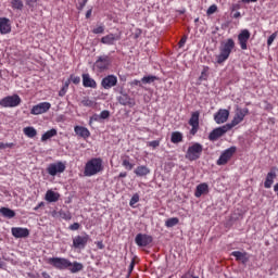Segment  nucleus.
<instances>
[{
	"instance_id": "obj_56",
	"label": "nucleus",
	"mask_w": 278,
	"mask_h": 278,
	"mask_svg": "<svg viewBox=\"0 0 278 278\" xmlns=\"http://www.w3.org/2000/svg\"><path fill=\"white\" fill-rule=\"evenodd\" d=\"M118 177H119L121 179H124L125 177H127V172H122V173H119Z\"/></svg>"
},
{
	"instance_id": "obj_3",
	"label": "nucleus",
	"mask_w": 278,
	"mask_h": 278,
	"mask_svg": "<svg viewBox=\"0 0 278 278\" xmlns=\"http://www.w3.org/2000/svg\"><path fill=\"white\" fill-rule=\"evenodd\" d=\"M203 154V144L195 142L190 146L185 154L186 160L189 162H197Z\"/></svg>"
},
{
	"instance_id": "obj_18",
	"label": "nucleus",
	"mask_w": 278,
	"mask_h": 278,
	"mask_svg": "<svg viewBox=\"0 0 278 278\" xmlns=\"http://www.w3.org/2000/svg\"><path fill=\"white\" fill-rule=\"evenodd\" d=\"M117 101L121 105H128V108H134V105H136V101L127 93H122L117 97Z\"/></svg>"
},
{
	"instance_id": "obj_14",
	"label": "nucleus",
	"mask_w": 278,
	"mask_h": 278,
	"mask_svg": "<svg viewBox=\"0 0 278 278\" xmlns=\"http://www.w3.org/2000/svg\"><path fill=\"white\" fill-rule=\"evenodd\" d=\"M90 240V236L88 233H84V236H76L73 239L74 249H86L88 241Z\"/></svg>"
},
{
	"instance_id": "obj_9",
	"label": "nucleus",
	"mask_w": 278,
	"mask_h": 278,
	"mask_svg": "<svg viewBox=\"0 0 278 278\" xmlns=\"http://www.w3.org/2000/svg\"><path fill=\"white\" fill-rule=\"evenodd\" d=\"M236 151H237L236 147H230L226 149L217 160L216 162L217 166H225V164H227V162H229V160L233 157V154L236 153Z\"/></svg>"
},
{
	"instance_id": "obj_22",
	"label": "nucleus",
	"mask_w": 278,
	"mask_h": 278,
	"mask_svg": "<svg viewBox=\"0 0 278 278\" xmlns=\"http://www.w3.org/2000/svg\"><path fill=\"white\" fill-rule=\"evenodd\" d=\"M275 179H277V173L275 170H270L265 178L264 181V188L269 189L273 188V185L275 184Z\"/></svg>"
},
{
	"instance_id": "obj_34",
	"label": "nucleus",
	"mask_w": 278,
	"mask_h": 278,
	"mask_svg": "<svg viewBox=\"0 0 278 278\" xmlns=\"http://www.w3.org/2000/svg\"><path fill=\"white\" fill-rule=\"evenodd\" d=\"M81 105H84V108H94V105H97V102H94L93 100H90V98H84L80 101Z\"/></svg>"
},
{
	"instance_id": "obj_8",
	"label": "nucleus",
	"mask_w": 278,
	"mask_h": 278,
	"mask_svg": "<svg viewBox=\"0 0 278 278\" xmlns=\"http://www.w3.org/2000/svg\"><path fill=\"white\" fill-rule=\"evenodd\" d=\"M249 40H251V31L249 29H242L238 35V45L242 51L249 49Z\"/></svg>"
},
{
	"instance_id": "obj_37",
	"label": "nucleus",
	"mask_w": 278,
	"mask_h": 278,
	"mask_svg": "<svg viewBox=\"0 0 278 278\" xmlns=\"http://www.w3.org/2000/svg\"><path fill=\"white\" fill-rule=\"evenodd\" d=\"M142 84H153V81H157V77L153 75L143 76L141 78Z\"/></svg>"
},
{
	"instance_id": "obj_55",
	"label": "nucleus",
	"mask_w": 278,
	"mask_h": 278,
	"mask_svg": "<svg viewBox=\"0 0 278 278\" xmlns=\"http://www.w3.org/2000/svg\"><path fill=\"white\" fill-rule=\"evenodd\" d=\"M92 16V9H89L87 12H86V18H90Z\"/></svg>"
},
{
	"instance_id": "obj_40",
	"label": "nucleus",
	"mask_w": 278,
	"mask_h": 278,
	"mask_svg": "<svg viewBox=\"0 0 278 278\" xmlns=\"http://www.w3.org/2000/svg\"><path fill=\"white\" fill-rule=\"evenodd\" d=\"M60 216L63 218V220H71V218H73V215H71V212H64V211H60Z\"/></svg>"
},
{
	"instance_id": "obj_33",
	"label": "nucleus",
	"mask_w": 278,
	"mask_h": 278,
	"mask_svg": "<svg viewBox=\"0 0 278 278\" xmlns=\"http://www.w3.org/2000/svg\"><path fill=\"white\" fill-rule=\"evenodd\" d=\"M199 116H201V113L199 111L193 112L189 119V125L190 126H199Z\"/></svg>"
},
{
	"instance_id": "obj_43",
	"label": "nucleus",
	"mask_w": 278,
	"mask_h": 278,
	"mask_svg": "<svg viewBox=\"0 0 278 278\" xmlns=\"http://www.w3.org/2000/svg\"><path fill=\"white\" fill-rule=\"evenodd\" d=\"M105 31V26L101 25L92 29V34H103Z\"/></svg>"
},
{
	"instance_id": "obj_63",
	"label": "nucleus",
	"mask_w": 278,
	"mask_h": 278,
	"mask_svg": "<svg viewBox=\"0 0 278 278\" xmlns=\"http://www.w3.org/2000/svg\"><path fill=\"white\" fill-rule=\"evenodd\" d=\"M64 94H66V91H64V88L59 92L60 97H64Z\"/></svg>"
},
{
	"instance_id": "obj_15",
	"label": "nucleus",
	"mask_w": 278,
	"mask_h": 278,
	"mask_svg": "<svg viewBox=\"0 0 278 278\" xmlns=\"http://www.w3.org/2000/svg\"><path fill=\"white\" fill-rule=\"evenodd\" d=\"M214 121L217 125H223V123H227V121H229V110L219 109L214 114Z\"/></svg>"
},
{
	"instance_id": "obj_50",
	"label": "nucleus",
	"mask_w": 278,
	"mask_h": 278,
	"mask_svg": "<svg viewBox=\"0 0 278 278\" xmlns=\"http://www.w3.org/2000/svg\"><path fill=\"white\" fill-rule=\"evenodd\" d=\"M187 40H188V37L186 36L181 37V39L178 42L179 49H181L186 45Z\"/></svg>"
},
{
	"instance_id": "obj_19",
	"label": "nucleus",
	"mask_w": 278,
	"mask_h": 278,
	"mask_svg": "<svg viewBox=\"0 0 278 278\" xmlns=\"http://www.w3.org/2000/svg\"><path fill=\"white\" fill-rule=\"evenodd\" d=\"M12 31V25L10 24V18L0 17V34L5 35Z\"/></svg>"
},
{
	"instance_id": "obj_35",
	"label": "nucleus",
	"mask_w": 278,
	"mask_h": 278,
	"mask_svg": "<svg viewBox=\"0 0 278 278\" xmlns=\"http://www.w3.org/2000/svg\"><path fill=\"white\" fill-rule=\"evenodd\" d=\"M179 225V218L177 217H172V218H168L166 222H165V227H175Z\"/></svg>"
},
{
	"instance_id": "obj_39",
	"label": "nucleus",
	"mask_w": 278,
	"mask_h": 278,
	"mask_svg": "<svg viewBox=\"0 0 278 278\" xmlns=\"http://www.w3.org/2000/svg\"><path fill=\"white\" fill-rule=\"evenodd\" d=\"M138 201H140V195L135 193L129 201L130 207H136L135 204L138 203Z\"/></svg>"
},
{
	"instance_id": "obj_51",
	"label": "nucleus",
	"mask_w": 278,
	"mask_h": 278,
	"mask_svg": "<svg viewBox=\"0 0 278 278\" xmlns=\"http://www.w3.org/2000/svg\"><path fill=\"white\" fill-rule=\"evenodd\" d=\"M207 71H210V67H204L201 73V78L205 79L207 77Z\"/></svg>"
},
{
	"instance_id": "obj_60",
	"label": "nucleus",
	"mask_w": 278,
	"mask_h": 278,
	"mask_svg": "<svg viewBox=\"0 0 278 278\" xmlns=\"http://www.w3.org/2000/svg\"><path fill=\"white\" fill-rule=\"evenodd\" d=\"M3 149H7V146L4 142H0V151H3Z\"/></svg>"
},
{
	"instance_id": "obj_30",
	"label": "nucleus",
	"mask_w": 278,
	"mask_h": 278,
	"mask_svg": "<svg viewBox=\"0 0 278 278\" xmlns=\"http://www.w3.org/2000/svg\"><path fill=\"white\" fill-rule=\"evenodd\" d=\"M0 214L4 217V218H14V216H16V212H14L11 208H8L5 206H2L0 208Z\"/></svg>"
},
{
	"instance_id": "obj_64",
	"label": "nucleus",
	"mask_w": 278,
	"mask_h": 278,
	"mask_svg": "<svg viewBox=\"0 0 278 278\" xmlns=\"http://www.w3.org/2000/svg\"><path fill=\"white\" fill-rule=\"evenodd\" d=\"M98 249H103V242H98Z\"/></svg>"
},
{
	"instance_id": "obj_48",
	"label": "nucleus",
	"mask_w": 278,
	"mask_h": 278,
	"mask_svg": "<svg viewBox=\"0 0 278 278\" xmlns=\"http://www.w3.org/2000/svg\"><path fill=\"white\" fill-rule=\"evenodd\" d=\"M148 147H152V149H157L160 147V140H153L148 143Z\"/></svg>"
},
{
	"instance_id": "obj_10",
	"label": "nucleus",
	"mask_w": 278,
	"mask_h": 278,
	"mask_svg": "<svg viewBox=\"0 0 278 278\" xmlns=\"http://www.w3.org/2000/svg\"><path fill=\"white\" fill-rule=\"evenodd\" d=\"M64 170H66V164L62 161L49 164L47 167V173L48 175H51V177H55L58 173H64Z\"/></svg>"
},
{
	"instance_id": "obj_57",
	"label": "nucleus",
	"mask_w": 278,
	"mask_h": 278,
	"mask_svg": "<svg viewBox=\"0 0 278 278\" xmlns=\"http://www.w3.org/2000/svg\"><path fill=\"white\" fill-rule=\"evenodd\" d=\"M243 3H257V0H241Z\"/></svg>"
},
{
	"instance_id": "obj_31",
	"label": "nucleus",
	"mask_w": 278,
	"mask_h": 278,
	"mask_svg": "<svg viewBox=\"0 0 278 278\" xmlns=\"http://www.w3.org/2000/svg\"><path fill=\"white\" fill-rule=\"evenodd\" d=\"M170 142H173V144H179V142H184V135L179 131L172 132Z\"/></svg>"
},
{
	"instance_id": "obj_54",
	"label": "nucleus",
	"mask_w": 278,
	"mask_h": 278,
	"mask_svg": "<svg viewBox=\"0 0 278 278\" xmlns=\"http://www.w3.org/2000/svg\"><path fill=\"white\" fill-rule=\"evenodd\" d=\"M40 207H45V202H40L37 206L34 207V211L38 212Z\"/></svg>"
},
{
	"instance_id": "obj_58",
	"label": "nucleus",
	"mask_w": 278,
	"mask_h": 278,
	"mask_svg": "<svg viewBox=\"0 0 278 278\" xmlns=\"http://www.w3.org/2000/svg\"><path fill=\"white\" fill-rule=\"evenodd\" d=\"M41 276L43 278H51V275H49V273H47V271H42Z\"/></svg>"
},
{
	"instance_id": "obj_44",
	"label": "nucleus",
	"mask_w": 278,
	"mask_h": 278,
	"mask_svg": "<svg viewBox=\"0 0 278 278\" xmlns=\"http://www.w3.org/2000/svg\"><path fill=\"white\" fill-rule=\"evenodd\" d=\"M275 38H277V33H273L268 39H267V46L270 47V45H273V42H275Z\"/></svg>"
},
{
	"instance_id": "obj_38",
	"label": "nucleus",
	"mask_w": 278,
	"mask_h": 278,
	"mask_svg": "<svg viewBox=\"0 0 278 278\" xmlns=\"http://www.w3.org/2000/svg\"><path fill=\"white\" fill-rule=\"evenodd\" d=\"M122 166H124V168L126 170H132L134 169V164L131 162H129L128 159H124L122 162Z\"/></svg>"
},
{
	"instance_id": "obj_25",
	"label": "nucleus",
	"mask_w": 278,
	"mask_h": 278,
	"mask_svg": "<svg viewBox=\"0 0 278 278\" xmlns=\"http://www.w3.org/2000/svg\"><path fill=\"white\" fill-rule=\"evenodd\" d=\"M45 199L48 201V203H56V201H60V193L53 190H48L46 192Z\"/></svg>"
},
{
	"instance_id": "obj_11",
	"label": "nucleus",
	"mask_w": 278,
	"mask_h": 278,
	"mask_svg": "<svg viewBox=\"0 0 278 278\" xmlns=\"http://www.w3.org/2000/svg\"><path fill=\"white\" fill-rule=\"evenodd\" d=\"M230 130L231 128H229L227 124L224 126L217 127L210 132L208 140H211V142H215V140H218V138H223V135Z\"/></svg>"
},
{
	"instance_id": "obj_24",
	"label": "nucleus",
	"mask_w": 278,
	"mask_h": 278,
	"mask_svg": "<svg viewBox=\"0 0 278 278\" xmlns=\"http://www.w3.org/2000/svg\"><path fill=\"white\" fill-rule=\"evenodd\" d=\"M249 254L247 252L233 251L231 252V256L236 257L237 262H242V264H247L249 262Z\"/></svg>"
},
{
	"instance_id": "obj_20",
	"label": "nucleus",
	"mask_w": 278,
	"mask_h": 278,
	"mask_svg": "<svg viewBox=\"0 0 278 278\" xmlns=\"http://www.w3.org/2000/svg\"><path fill=\"white\" fill-rule=\"evenodd\" d=\"M117 40H121V37L118 35H114V34L111 33V34L105 35L104 37H102L100 42L102 45L112 46V45H115V42Z\"/></svg>"
},
{
	"instance_id": "obj_1",
	"label": "nucleus",
	"mask_w": 278,
	"mask_h": 278,
	"mask_svg": "<svg viewBox=\"0 0 278 278\" xmlns=\"http://www.w3.org/2000/svg\"><path fill=\"white\" fill-rule=\"evenodd\" d=\"M233 49H236V41L233 39L228 38L223 41L219 46V53L215 56L216 64H225Z\"/></svg>"
},
{
	"instance_id": "obj_16",
	"label": "nucleus",
	"mask_w": 278,
	"mask_h": 278,
	"mask_svg": "<svg viewBox=\"0 0 278 278\" xmlns=\"http://www.w3.org/2000/svg\"><path fill=\"white\" fill-rule=\"evenodd\" d=\"M137 247H149L153 242V237L146 233H138L135 238Z\"/></svg>"
},
{
	"instance_id": "obj_21",
	"label": "nucleus",
	"mask_w": 278,
	"mask_h": 278,
	"mask_svg": "<svg viewBox=\"0 0 278 278\" xmlns=\"http://www.w3.org/2000/svg\"><path fill=\"white\" fill-rule=\"evenodd\" d=\"M84 88H97V80L90 77V74H83Z\"/></svg>"
},
{
	"instance_id": "obj_36",
	"label": "nucleus",
	"mask_w": 278,
	"mask_h": 278,
	"mask_svg": "<svg viewBox=\"0 0 278 278\" xmlns=\"http://www.w3.org/2000/svg\"><path fill=\"white\" fill-rule=\"evenodd\" d=\"M23 0H11V8L13 10H23Z\"/></svg>"
},
{
	"instance_id": "obj_62",
	"label": "nucleus",
	"mask_w": 278,
	"mask_h": 278,
	"mask_svg": "<svg viewBox=\"0 0 278 278\" xmlns=\"http://www.w3.org/2000/svg\"><path fill=\"white\" fill-rule=\"evenodd\" d=\"M240 16H241L240 12H236V13L233 14V18H240Z\"/></svg>"
},
{
	"instance_id": "obj_27",
	"label": "nucleus",
	"mask_w": 278,
	"mask_h": 278,
	"mask_svg": "<svg viewBox=\"0 0 278 278\" xmlns=\"http://www.w3.org/2000/svg\"><path fill=\"white\" fill-rule=\"evenodd\" d=\"M207 190H210V187L207 186V184L203 182L197 186L195 192H194V197H197V199L203 197V194H205V192H207Z\"/></svg>"
},
{
	"instance_id": "obj_6",
	"label": "nucleus",
	"mask_w": 278,
	"mask_h": 278,
	"mask_svg": "<svg viewBox=\"0 0 278 278\" xmlns=\"http://www.w3.org/2000/svg\"><path fill=\"white\" fill-rule=\"evenodd\" d=\"M48 264L56 268V270H67L71 266V260L64 257H50L48 258Z\"/></svg>"
},
{
	"instance_id": "obj_28",
	"label": "nucleus",
	"mask_w": 278,
	"mask_h": 278,
	"mask_svg": "<svg viewBox=\"0 0 278 278\" xmlns=\"http://www.w3.org/2000/svg\"><path fill=\"white\" fill-rule=\"evenodd\" d=\"M134 173L135 175H137V177H147V175L151 173V169H149V167H147L146 165H140V166H137Z\"/></svg>"
},
{
	"instance_id": "obj_41",
	"label": "nucleus",
	"mask_w": 278,
	"mask_h": 278,
	"mask_svg": "<svg viewBox=\"0 0 278 278\" xmlns=\"http://www.w3.org/2000/svg\"><path fill=\"white\" fill-rule=\"evenodd\" d=\"M218 7L216 4L211 5L206 11L207 16H212V14L216 13Z\"/></svg>"
},
{
	"instance_id": "obj_13",
	"label": "nucleus",
	"mask_w": 278,
	"mask_h": 278,
	"mask_svg": "<svg viewBox=\"0 0 278 278\" xmlns=\"http://www.w3.org/2000/svg\"><path fill=\"white\" fill-rule=\"evenodd\" d=\"M51 110V104L49 102H41L37 105H34L30 110V114L34 116H38L40 114H47Z\"/></svg>"
},
{
	"instance_id": "obj_2",
	"label": "nucleus",
	"mask_w": 278,
	"mask_h": 278,
	"mask_svg": "<svg viewBox=\"0 0 278 278\" xmlns=\"http://www.w3.org/2000/svg\"><path fill=\"white\" fill-rule=\"evenodd\" d=\"M99 173H103V159L92 157L85 164V177H94V175H99Z\"/></svg>"
},
{
	"instance_id": "obj_12",
	"label": "nucleus",
	"mask_w": 278,
	"mask_h": 278,
	"mask_svg": "<svg viewBox=\"0 0 278 278\" xmlns=\"http://www.w3.org/2000/svg\"><path fill=\"white\" fill-rule=\"evenodd\" d=\"M118 84V77L115 75H108L101 80V87L104 90H111V88H114Z\"/></svg>"
},
{
	"instance_id": "obj_61",
	"label": "nucleus",
	"mask_w": 278,
	"mask_h": 278,
	"mask_svg": "<svg viewBox=\"0 0 278 278\" xmlns=\"http://www.w3.org/2000/svg\"><path fill=\"white\" fill-rule=\"evenodd\" d=\"M5 147H7V149H13V147H14V143H5Z\"/></svg>"
},
{
	"instance_id": "obj_17",
	"label": "nucleus",
	"mask_w": 278,
	"mask_h": 278,
	"mask_svg": "<svg viewBox=\"0 0 278 278\" xmlns=\"http://www.w3.org/2000/svg\"><path fill=\"white\" fill-rule=\"evenodd\" d=\"M11 233L14 238H29V229L23 227H13Z\"/></svg>"
},
{
	"instance_id": "obj_42",
	"label": "nucleus",
	"mask_w": 278,
	"mask_h": 278,
	"mask_svg": "<svg viewBox=\"0 0 278 278\" xmlns=\"http://www.w3.org/2000/svg\"><path fill=\"white\" fill-rule=\"evenodd\" d=\"M70 81H72V84H75V86H77L81 83V78L79 76L71 75Z\"/></svg>"
},
{
	"instance_id": "obj_7",
	"label": "nucleus",
	"mask_w": 278,
	"mask_h": 278,
	"mask_svg": "<svg viewBox=\"0 0 278 278\" xmlns=\"http://www.w3.org/2000/svg\"><path fill=\"white\" fill-rule=\"evenodd\" d=\"M1 108H18L21 105V97L18 94L8 96L0 100Z\"/></svg>"
},
{
	"instance_id": "obj_59",
	"label": "nucleus",
	"mask_w": 278,
	"mask_h": 278,
	"mask_svg": "<svg viewBox=\"0 0 278 278\" xmlns=\"http://www.w3.org/2000/svg\"><path fill=\"white\" fill-rule=\"evenodd\" d=\"M131 85L132 86H140V80L135 79V80H132Z\"/></svg>"
},
{
	"instance_id": "obj_32",
	"label": "nucleus",
	"mask_w": 278,
	"mask_h": 278,
	"mask_svg": "<svg viewBox=\"0 0 278 278\" xmlns=\"http://www.w3.org/2000/svg\"><path fill=\"white\" fill-rule=\"evenodd\" d=\"M23 131L27 136V138H36V136H38V131L31 126L25 127Z\"/></svg>"
},
{
	"instance_id": "obj_29",
	"label": "nucleus",
	"mask_w": 278,
	"mask_h": 278,
	"mask_svg": "<svg viewBox=\"0 0 278 278\" xmlns=\"http://www.w3.org/2000/svg\"><path fill=\"white\" fill-rule=\"evenodd\" d=\"M55 136H58V129L52 128L41 136V142H47V140H51V138H55Z\"/></svg>"
},
{
	"instance_id": "obj_53",
	"label": "nucleus",
	"mask_w": 278,
	"mask_h": 278,
	"mask_svg": "<svg viewBox=\"0 0 278 278\" xmlns=\"http://www.w3.org/2000/svg\"><path fill=\"white\" fill-rule=\"evenodd\" d=\"M88 3V0H83V2L79 3L78 10H83L86 8V4Z\"/></svg>"
},
{
	"instance_id": "obj_46",
	"label": "nucleus",
	"mask_w": 278,
	"mask_h": 278,
	"mask_svg": "<svg viewBox=\"0 0 278 278\" xmlns=\"http://www.w3.org/2000/svg\"><path fill=\"white\" fill-rule=\"evenodd\" d=\"M79 227H81V225H79V223H74V224L70 225L68 229L71 231H77V230H79Z\"/></svg>"
},
{
	"instance_id": "obj_26",
	"label": "nucleus",
	"mask_w": 278,
	"mask_h": 278,
	"mask_svg": "<svg viewBox=\"0 0 278 278\" xmlns=\"http://www.w3.org/2000/svg\"><path fill=\"white\" fill-rule=\"evenodd\" d=\"M67 270H70V273H72L73 275H75L76 273H81V270H84V264L75 261V262H71V266L67 267Z\"/></svg>"
},
{
	"instance_id": "obj_52",
	"label": "nucleus",
	"mask_w": 278,
	"mask_h": 278,
	"mask_svg": "<svg viewBox=\"0 0 278 278\" xmlns=\"http://www.w3.org/2000/svg\"><path fill=\"white\" fill-rule=\"evenodd\" d=\"M192 128H191V130H190V134L192 135V136H194L198 131H199V126H191Z\"/></svg>"
},
{
	"instance_id": "obj_45",
	"label": "nucleus",
	"mask_w": 278,
	"mask_h": 278,
	"mask_svg": "<svg viewBox=\"0 0 278 278\" xmlns=\"http://www.w3.org/2000/svg\"><path fill=\"white\" fill-rule=\"evenodd\" d=\"M100 118H101L102 121H105L106 118H110V111H108V110L102 111V112L100 113Z\"/></svg>"
},
{
	"instance_id": "obj_47",
	"label": "nucleus",
	"mask_w": 278,
	"mask_h": 278,
	"mask_svg": "<svg viewBox=\"0 0 278 278\" xmlns=\"http://www.w3.org/2000/svg\"><path fill=\"white\" fill-rule=\"evenodd\" d=\"M135 267H136V260L132 258L128 267V275H131V273H134Z\"/></svg>"
},
{
	"instance_id": "obj_5",
	"label": "nucleus",
	"mask_w": 278,
	"mask_h": 278,
	"mask_svg": "<svg viewBox=\"0 0 278 278\" xmlns=\"http://www.w3.org/2000/svg\"><path fill=\"white\" fill-rule=\"evenodd\" d=\"M112 65V59L110 55H100L93 64V68L98 71V73H105Z\"/></svg>"
},
{
	"instance_id": "obj_23",
	"label": "nucleus",
	"mask_w": 278,
	"mask_h": 278,
	"mask_svg": "<svg viewBox=\"0 0 278 278\" xmlns=\"http://www.w3.org/2000/svg\"><path fill=\"white\" fill-rule=\"evenodd\" d=\"M74 131L76 136H79V138H84V140H87V138L90 136V130L84 126H75Z\"/></svg>"
},
{
	"instance_id": "obj_49",
	"label": "nucleus",
	"mask_w": 278,
	"mask_h": 278,
	"mask_svg": "<svg viewBox=\"0 0 278 278\" xmlns=\"http://www.w3.org/2000/svg\"><path fill=\"white\" fill-rule=\"evenodd\" d=\"M39 0H25L26 5H28V8H34V5H36V3H38Z\"/></svg>"
},
{
	"instance_id": "obj_4",
	"label": "nucleus",
	"mask_w": 278,
	"mask_h": 278,
	"mask_svg": "<svg viewBox=\"0 0 278 278\" xmlns=\"http://www.w3.org/2000/svg\"><path fill=\"white\" fill-rule=\"evenodd\" d=\"M247 116H249L248 108H243V109L237 108L231 123L226 125L229 127V129H233V127H237V125H240V123H242V121H244V117Z\"/></svg>"
}]
</instances>
